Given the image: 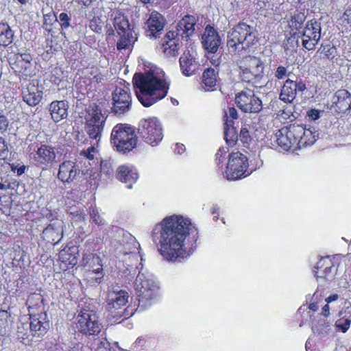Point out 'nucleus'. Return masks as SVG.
Masks as SVG:
<instances>
[{"mask_svg":"<svg viewBox=\"0 0 351 351\" xmlns=\"http://www.w3.org/2000/svg\"><path fill=\"white\" fill-rule=\"evenodd\" d=\"M191 230L192 223L189 218L173 215L155 225L152 237L158 243L160 254L166 261L174 262L190 256L186 238Z\"/></svg>","mask_w":351,"mask_h":351,"instance_id":"nucleus-1","label":"nucleus"},{"mask_svg":"<svg viewBox=\"0 0 351 351\" xmlns=\"http://www.w3.org/2000/svg\"><path fill=\"white\" fill-rule=\"evenodd\" d=\"M133 83L136 97L145 107H149L165 97L169 88L165 74L160 70L135 74Z\"/></svg>","mask_w":351,"mask_h":351,"instance_id":"nucleus-2","label":"nucleus"},{"mask_svg":"<svg viewBox=\"0 0 351 351\" xmlns=\"http://www.w3.org/2000/svg\"><path fill=\"white\" fill-rule=\"evenodd\" d=\"M258 34L254 27L240 23L229 33L227 45L231 51H241L258 41Z\"/></svg>","mask_w":351,"mask_h":351,"instance_id":"nucleus-3","label":"nucleus"},{"mask_svg":"<svg viewBox=\"0 0 351 351\" xmlns=\"http://www.w3.org/2000/svg\"><path fill=\"white\" fill-rule=\"evenodd\" d=\"M138 274L134 282V287L139 298V303L143 304L156 299L160 295V285L156 278L150 273L139 268Z\"/></svg>","mask_w":351,"mask_h":351,"instance_id":"nucleus-4","label":"nucleus"},{"mask_svg":"<svg viewBox=\"0 0 351 351\" xmlns=\"http://www.w3.org/2000/svg\"><path fill=\"white\" fill-rule=\"evenodd\" d=\"M237 64L242 80L247 82H260L265 77V64L258 57L246 56L240 59Z\"/></svg>","mask_w":351,"mask_h":351,"instance_id":"nucleus-5","label":"nucleus"},{"mask_svg":"<svg viewBox=\"0 0 351 351\" xmlns=\"http://www.w3.org/2000/svg\"><path fill=\"white\" fill-rule=\"evenodd\" d=\"M111 141L119 152H130L136 145L137 138L133 128L126 124L116 125L111 133Z\"/></svg>","mask_w":351,"mask_h":351,"instance_id":"nucleus-6","label":"nucleus"},{"mask_svg":"<svg viewBox=\"0 0 351 351\" xmlns=\"http://www.w3.org/2000/svg\"><path fill=\"white\" fill-rule=\"evenodd\" d=\"M84 119L87 134L90 138L97 141V143H99L106 117L102 113L100 107L94 104L86 109Z\"/></svg>","mask_w":351,"mask_h":351,"instance_id":"nucleus-7","label":"nucleus"},{"mask_svg":"<svg viewBox=\"0 0 351 351\" xmlns=\"http://www.w3.org/2000/svg\"><path fill=\"white\" fill-rule=\"evenodd\" d=\"M138 131L143 141L152 147L157 146L163 138L162 125L156 117L142 120L139 123Z\"/></svg>","mask_w":351,"mask_h":351,"instance_id":"nucleus-8","label":"nucleus"},{"mask_svg":"<svg viewBox=\"0 0 351 351\" xmlns=\"http://www.w3.org/2000/svg\"><path fill=\"white\" fill-rule=\"evenodd\" d=\"M77 328L86 335H95L98 334L102 328L100 319L93 311L84 308L77 317Z\"/></svg>","mask_w":351,"mask_h":351,"instance_id":"nucleus-9","label":"nucleus"},{"mask_svg":"<svg viewBox=\"0 0 351 351\" xmlns=\"http://www.w3.org/2000/svg\"><path fill=\"white\" fill-rule=\"evenodd\" d=\"M130 84L123 81L112 93V112L117 115L127 113L132 106Z\"/></svg>","mask_w":351,"mask_h":351,"instance_id":"nucleus-10","label":"nucleus"},{"mask_svg":"<svg viewBox=\"0 0 351 351\" xmlns=\"http://www.w3.org/2000/svg\"><path fill=\"white\" fill-rule=\"evenodd\" d=\"M247 157L240 152L232 153L226 171V177L228 180L241 179L250 175L247 169Z\"/></svg>","mask_w":351,"mask_h":351,"instance_id":"nucleus-11","label":"nucleus"},{"mask_svg":"<svg viewBox=\"0 0 351 351\" xmlns=\"http://www.w3.org/2000/svg\"><path fill=\"white\" fill-rule=\"evenodd\" d=\"M128 298V293L119 287H112L108 291L107 309L112 317L120 318L123 316L125 311H121V308L127 304Z\"/></svg>","mask_w":351,"mask_h":351,"instance_id":"nucleus-12","label":"nucleus"},{"mask_svg":"<svg viewBox=\"0 0 351 351\" xmlns=\"http://www.w3.org/2000/svg\"><path fill=\"white\" fill-rule=\"evenodd\" d=\"M235 102L238 107L245 112L256 113L262 109V101L250 89L237 95Z\"/></svg>","mask_w":351,"mask_h":351,"instance_id":"nucleus-13","label":"nucleus"},{"mask_svg":"<svg viewBox=\"0 0 351 351\" xmlns=\"http://www.w3.org/2000/svg\"><path fill=\"white\" fill-rule=\"evenodd\" d=\"M321 24L315 20L308 21L304 29L302 44L307 50H313L321 38Z\"/></svg>","mask_w":351,"mask_h":351,"instance_id":"nucleus-14","label":"nucleus"},{"mask_svg":"<svg viewBox=\"0 0 351 351\" xmlns=\"http://www.w3.org/2000/svg\"><path fill=\"white\" fill-rule=\"evenodd\" d=\"M86 277L90 284L99 283L104 276L103 265L99 256L89 255L84 258Z\"/></svg>","mask_w":351,"mask_h":351,"instance_id":"nucleus-15","label":"nucleus"},{"mask_svg":"<svg viewBox=\"0 0 351 351\" xmlns=\"http://www.w3.org/2000/svg\"><path fill=\"white\" fill-rule=\"evenodd\" d=\"M298 134V131L294 129V125H291L288 128L285 127L279 130L275 135V141L278 145L285 151L291 148L298 149V142L295 136Z\"/></svg>","mask_w":351,"mask_h":351,"instance_id":"nucleus-16","label":"nucleus"},{"mask_svg":"<svg viewBox=\"0 0 351 351\" xmlns=\"http://www.w3.org/2000/svg\"><path fill=\"white\" fill-rule=\"evenodd\" d=\"M80 177V169L75 162L68 160L59 165L58 178L64 184H70Z\"/></svg>","mask_w":351,"mask_h":351,"instance_id":"nucleus-17","label":"nucleus"},{"mask_svg":"<svg viewBox=\"0 0 351 351\" xmlns=\"http://www.w3.org/2000/svg\"><path fill=\"white\" fill-rule=\"evenodd\" d=\"M15 71L25 77H32L36 74V64L29 53L17 54L13 67Z\"/></svg>","mask_w":351,"mask_h":351,"instance_id":"nucleus-18","label":"nucleus"},{"mask_svg":"<svg viewBox=\"0 0 351 351\" xmlns=\"http://www.w3.org/2000/svg\"><path fill=\"white\" fill-rule=\"evenodd\" d=\"M147 36L151 38L159 37L165 25V19L162 14L156 11L152 12L146 23Z\"/></svg>","mask_w":351,"mask_h":351,"instance_id":"nucleus-19","label":"nucleus"},{"mask_svg":"<svg viewBox=\"0 0 351 351\" xmlns=\"http://www.w3.org/2000/svg\"><path fill=\"white\" fill-rule=\"evenodd\" d=\"M306 86L302 82L297 83L288 79L282 87L280 99L286 103H290L295 99L298 93L303 92Z\"/></svg>","mask_w":351,"mask_h":351,"instance_id":"nucleus-20","label":"nucleus"},{"mask_svg":"<svg viewBox=\"0 0 351 351\" xmlns=\"http://www.w3.org/2000/svg\"><path fill=\"white\" fill-rule=\"evenodd\" d=\"M294 129L298 133L295 134L298 149L313 144L318 136L317 131L312 128H306L303 125H294Z\"/></svg>","mask_w":351,"mask_h":351,"instance_id":"nucleus-21","label":"nucleus"},{"mask_svg":"<svg viewBox=\"0 0 351 351\" xmlns=\"http://www.w3.org/2000/svg\"><path fill=\"white\" fill-rule=\"evenodd\" d=\"M221 39L217 32L212 27L207 26L202 36V44L204 49L209 53L217 51Z\"/></svg>","mask_w":351,"mask_h":351,"instance_id":"nucleus-22","label":"nucleus"},{"mask_svg":"<svg viewBox=\"0 0 351 351\" xmlns=\"http://www.w3.org/2000/svg\"><path fill=\"white\" fill-rule=\"evenodd\" d=\"M196 53L193 51H186L180 58V65L182 73L186 76L193 75L198 68L196 60Z\"/></svg>","mask_w":351,"mask_h":351,"instance_id":"nucleus-23","label":"nucleus"},{"mask_svg":"<svg viewBox=\"0 0 351 351\" xmlns=\"http://www.w3.org/2000/svg\"><path fill=\"white\" fill-rule=\"evenodd\" d=\"M47 315L40 309V313H32L30 316V329L34 332V335L38 337L43 336L49 327V324L46 321Z\"/></svg>","mask_w":351,"mask_h":351,"instance_id":"nucleus-24","label":"nucleus"},{"mask_svg":"<svg viewBox=\"0 0 351 351\" xmlns=\"http://www.w3.org/2000/svg\"><path fill=\"white\" fill-rule=\"evenodd\" d=\"M196 19L193 16L187 15L182 18L177 25L176 34L185 38H190L194 34Z\"/></svg>","mask_w":351,"mask_h":351,"instance_id":"nucleus-25","label":"nucleus"},{"mask_svg":"<svg viewBox=\"0 0 351 351\" xmlns=\"http://www.w3.org/2000/svg\"><path fill=\"white\" fill-rule=\"evenodd\" d=\"M117 178L122 182L127 184L128 189H132V184L138 178L136 169L132 165H121L117 169Z\"/></svg>","mask_w":351,"mask_h":351,"instance_id":"nucleus-26","label":"nucleus"},{"mask_svg":"<svg viewBox=\"0 0 351 351\" xmlns=\"http://www.w3.org/2000/svg\"><path fill=\"white\" fill-rule=\"evenodd\" d=\"M178 36L174 32H169L162 39V49L163 52L169 56H175L178 53Z\"/></svg>","mask_w":351,"mask_h":351,"instance_id":"nucleus-27","label":"nucleus"},{"mask_svg":"<svg viewBox=\"0 0 351 351\" xmlns=\"http://www.w3.org/2000/svg\"><path fill=\"white\" fill-rule=\"evenodd\" d=\"M23 101L30 106H35L41 101L43 92L36 86L29 84L23 92Z\"/></svg>","mask_w":351,"mask_h":351,"instance_id":"nucleus-28","label":"nucleus"},{"mask_svg":"<svg viewBox=\"0 0 351 351\" xmlns=\"http://www.w3.org/2000/svg\"><path fill=\"white\" fill-rule=\"evenodd\" d=\"M68 102L64 100L54 101L49 106L52 119L58 122L67 117Z\"/></svg>","mask_w":351,"mask_h":351,"instance_id":"nucleus-29","label":"nucleus"},{"mask_svg":"<svg viewBox=\"0 0 351 351\" xmlns=\"http://www.w3.org/2000/svg\"><path fill=\"white\" fill-rule=\"evenodd\" d=\"M77 251L76 246H71L65 247L59 252V259L64 265L62 266L64 269L73 267L77 264Z\"/></svg>","mask_w":351,"mask_h":351,"instance_id":"nucleus-30","label":"nucleus"},{"mask_svg":"<svg viewBox=\"0 0 351 351\" xmlns=\"http://www.w3.org/2000/svg\"><path fill=\"white\" fill-rule=\"evenodd\" d=\"M36 160L41 165H46L55 161L56 154L52 146L42 145L36 152Z\"/></svg>","mask_w":351,"mask_h":351,"instance_id":"nucleus-31","label":"nucleus"},{"mask_svg":"<svg viewBox=\"0 0 351 351\" xmlns=\"http://www.w3.org/2000/svg\"><path fill=\"white\" fill-rule=\"evenodd\" d=\"M14 317L7 311H0V335L9 333L12 328Z\"/></svg>","mask_w":351,"mask_h":351,"instance_id":"nucleus-32","label":"nucleus"},{"mask_svg":"<svg viewBox=\"0 0 351 351\" xmlns=\"http://www.w3.org/2000/svg\"><path fill=\"white\" fill-rule=\"evenodd\" d=\"M114 27L118 34L132 32L128 18L121 13H117L114 17Z\"/></svg>","mask_w":351,"mask_h":351,"instance_id":"nucleus-33","label":"nucleus"},{"mask_svg":"<svg viewBox=\"0 0 351 351\" xmlns=\"http://www.w3.org/2000/svg\"><path fill=\"white\" fill-rule=\"evenodd\" d=\"M335 104L342 110L351 108V96L346 90H340L336 93Z\"/></svg>","mask_w":351,"mask_h":351,"instance_id":"nucleus-34","label":"nucleus"},{"mask_svg":"<svg viewBox=\"0 0 351 351\" xmlns=\"http://www.w3.org/2000/svg\"><path fill=\"white\" fill-rule=\"evenodd\" d=\"M43 304V298L40 294L38 293H32L31 294L26 302V304L27 305L28 311L29 316L32 315V313H36L35 310H38V311H40V308H42Z\"/></svg>","mask_w":351,"mask_h":351,"instance_id":"nucleus-35","label":"nucleus"},{"mask_svg":"<svg viewBox=\"0 0 351 351\" xmlns=\"http://www.w3.org/2000/svg\"><path fill=\"white\" fill-rule=\"evenodd\" d=\"M119 35L120 36V39L117 43V48L119 51L128 49L136 40V37L134 36V32Z\"/></svg>","mask_w":351,"mask_h":351,"instance_id":"nucleus-36","label":"nucleus"},{"mask_svg":"<svg viewBox=\"0 0 351 351\" xmlns=\"http://www.w3.org/2000/svg\"><path fill=\"white\" fill-rule=\"evenodd\" d=\"M14 33L8 24L0 25V45L8 46L12 43Z\"/></svg>","mask_w":351,"mask_h":351,"instance_id":"nucleus-37","label":"nucleus"},{"mask_svg":"<svg viewBox=\"0 0 351 351\" xmlns=\"http://www.w3.org/2000/svg\"><path fill=\"white\" fill-rule=\"evenodd\" d=\"M202 80L206 86L213 87L217 82L215 70L210 68L205 70L203 73Z\"/></svg>","mask_w":351,"mask_h":351,"instance_id":"nucleus-38","label":"nucleus"},{"mask_svg":"<svg viewBox=\"0 0 351 351\" xmlns=\"http://www.w3.org/2000/svg\"><path fill=\"white\" fill-rule=\"evenodd\" d=\"M319 51L329 60H332L338 56L337 48L333 45L322 46Z\"/></svg>","mask_w":351,"mask_h":351,"instance_id":"nucleus-39","label":"nucleus"},{"mask_svg":"<svg viewBox=\"0 0 351 351\" xmlns=\"http://www.w3.org/2000/svg\"><path fill=\"white\" fill-rule=\"evenodd\" d=\"M305 19L306 16L303 13H298L293 15L291 19V27L295 29H301Z\"/></svg>","mask_w":351,"mask_h":351,"instance_id":"nucleus-40","label":"nucleus"},{"mask_svg":"<svg viewBox=\"0 0 351 351\" xmlns=\"http://www.w3.org/2000/svg\"><path fill=\"white\" fill-rule=\"evenodd\" d=\"M339 21L341 25H343L346 27L348 25H351V6H348L346 9Z\"/></svg>","mask_w":351,"mask_h":351,"instance_id":"nucleus-41","label":"nucleus"},{"mask_svg":"<svg viewBox=\"0 0 351 351\" xmlns=\"http://www.w3.org/2000/svg\"><path fill=\"white\" fill-rule=\"evenodd\" d=\"M58 21L60 23L61 29L62 30L67 29L70 25V17L65 12H61L58 18Z\"/></svg>","mask_w":351,"mask_h":351,"instance_id":"nucleus-42","label":"nucleus"},{"mask_svg":"<svg viewBox=\"0 0 351 351\" xmlns=\"http://www.w3.org/2000/svg\"><path fill=\"white\" fill-rule=\"evenodd\" d=\"M94 344L97 345L96 351H109L110 343L105 339H96Z\"/></svg>","mask_w":351,"mask_h":351,"instance_id":"nucleus-43","label":"nucleus"},{"mask_svg":"<svg viewBox=\"0 0 351 351\" xmlns=\"http://www.w3.org/2000/svg\"><path fill=\"white\" fill-rule=\"evenodd\" d=\"M97 141L95 143H93L92 146H90L87 151L84 152V154L86 155V158L89 160H93L95 158V155L97 153V149L95 145L97 146Z\"/></svg>","mask_w":351,"mask_h":351,"instance_id":"nucleus-44","label":"nucleus"},{"mask_svg":"<svg viewBox=\"0 0 351 351\" xmlns=\"http://www.w3.org/2000/svg\"><path fill=\"white\" fill-rule=\"evenodd\" d=\"M226 125L228 127L230 125L232 121L229 120V118H232V119H237V112L234 108H230L228 110V113H226Z\"/></svg>","mask_w":351,"mask_h":351,"instance_id":"nucleus-45","label":"nucleus"},{"mask_svg":"<svg viewBox=\"0 0 351 351\" xmlns=\"http://www.w3.org/2000/svg\"><path fill=\"white\" fill-rule=\"evenodd\" d=\"M8 156V149L4 140L0 138V159H5Z\"/></svg>","mask_w":351,"mask_h":351,"instance_id":"nucleus-46","label":"nucleus"},{"mask_svg":"<svg viewBox=\"0 0 351 351\" xmlns=\"http://www.w3.org/2000/svg\"><path fill=\"white\" fill-rule=\"evenodd\" d=\"M287 76V70L283 66H279L276 69V71L275 73V77L278 80H283Z\"/></svg>","mask_w":351,"mask_h":351,"instance_id":"nucleus-47","label":"nucleus"},{"mask_svg":"<svg viewBox=\"0 0 351 351\" xmlns=\"http://www.w3.org/2000/svg\"><path fill=\"white\" fill-rule=\"evenodd\" d=\"M351 324V319H346L343 323H341V320H339L336 323L337 327L341 330L343 332H346L350 328Z\"/></svg>","mask_w":351,"mask_h":351,"instance_id":"nucleus-48","label":"nucleus"},{"mask_svg":"<svg viewBox=\"0 0 351 351\" xmlns=\"http://www.w3.org/2000/svg\"><path fill=\"white\" fill-rule=\"evenodd\" d=\"M90 216L93 219V221L96 224H103L104 223V219L101 217V215L98 213L97 210L95 209H93V210L90 213Z\"/></svg>","mask_w":351,"mask_h":351,"instance_id":"nucleus-49","label":"nucleus"},{"mask_svg":"<svg viewBox=\"0 0 351 351\" xmlns=\"http://www.w3.org/2000/svg\"><path fill=\"white\" fill-rule=\"evenodd\" d=\"M84 220V215L82 213H77L75 215H73L72 218V223L73 225H79L81 226L82 222H83Z\"/></svg>","mask_w":351,"mask_h":351,"instance_id":"nucleus-50","label":"nucleus"},{"mask_svg":"<svg viewBox=\"0 0 351 351\" xmlns=\"http://www.w3.org/2000/svg\"><path fill=\"white\" fill-rule=\"evenodd\" d=\"M8 122L5 116L0 115V132H3L6 130Z\"/></svg>","mask_w":351,"mask_h":351,"instance_id":"nucleus-51","label":"nucleus"},{"mask_svg":"<svg viewBox=\"0 0 351 351\" xmlns=\"http://www.w3.org/2000/svg\"><path fill=\"white\" fill-rule=\"evenodd\" d=\"M308 116L313 120H316L319 118V111L315 109H313L309 112Z\"/></svg>","mask_w":351,"mask_h":351,"instance_id":"nucleus-52","label":"nucleus"},{"mask_svg":"<svg viewBox=\"0 0 351 351\" xmlns=\"http://www.w3.org/2000/svg\"><path fill=\"white\" fill-rule=\"evenodd\" d=\"M8 245L5 242H0V257L7 252Z\"/></svg>","mask_w":351,"mask_h":351,"instance_id":"nucleus-53","label":"nucleus"},{"mask_svg":"<svg viewBox=\"0 0 351 351\" xmlns=\"http://www.w3.org/2000/svg\"><path fill=\"white\" fill-rule=\"evenodd\" d=\"M12 169L14 172H16L18 176L22 175L25 172V167L24 165H22L19 167H12Z\"/></svg>","mask_w":351,"mask_h":351,"instance_id":"nucleus-54","label":"nucleus"},{"mask_svg":"<svg viewBox=\"0 0 351 351\" xmlns=\"http://www.w3.org/2000/svg\"><path fill=\"white\" fill-rule=\"evenodd\" d=\"M175 151L179 154H181L185 151V147L182 144H176V149Z\"/></svg>","mask_w":351,"mask_h":351,"instance_id":"nucleus-55","label":"nucleus"},{"mask_svg":"<svg viewBox=\"0 0 351 351\" xmlns=\"http://www.w3.org/2000/svg\"><path fill=\"white\" fill-rule=\"evenodd\" d=\"M338 298L339 295L337 294H333L326 298L325 300L328 304L332 302L336 301Z\"/></svg>","mask_w":351,"mask_h":351,"instance_id":"nucleus-56","label":"nucleus"},{"mask_svg":"<svg viewBox=\"0 0 351 351\" xmlns=\"http://www.w3.org/2000/svg\"><path fill=\"white\" fill-rule=\"evenodd\" d=\"M240 135L244 138L245 141H247L249 136V132L247 129L242 128L241 130Z\"/></svg>","mask_w":351,"mask_h":351,"instance_id":"nucleus-57","label":"nucleus"},{"mask_svg":"<svg viewBox=\"0 0 351 351\" xmlns=\"http://www.w3.org/2000/svg\"><path fill=\"white\" fill-rule=\"evenodd\" d=\"M228 152V148L226 147H221L220 148L217 153L216 154V157L218 159L219 154H221V156H225L226 154Z\"/></svg>","mask_w":351,"mask_h":351,"instance_id":"nucleus-58","label":"nucleus"},{"mask_svg":"<svg viewBox=\"0 0 351 351\" xmlns=\"http://www.w3.org/2000/svg\"><path fill=\"white\" fill-rule=\"evenodd\" d=\"M329 311H330V308H329V306H328V303H327V304H326V305H324V306L322 308V315H323L324 316L327 317V316H328V315H329V313H329Z\"/></svg>","mask_w":351,"mask_h":351,"instance_id":"nucleus-59","label":"nucleus"},{"mask_svg":"<svg viewBox=\"0 0 351 351\" xmlns=\"http://www.w3.org/2000/svg\"><path fill=\"white\" fill-rule=\"evenodd\" d=\"M144 340L143 339L138 337L136 339L135 342L133 343L132 347L133 348H136L139 346H142V343H143Z\"/></svg>","mask_w":351,"mask_h":351,"instance_id":"nucleus-60","label":"nucleus"},{"mask_svg":"<svg viewBox=\"0 0 351 351\" xmlns=\"http://www.w3.org/2000/svg\"><path fill=\"white\" fill-rule=\"evenodd\" d=\"M18 248H19V247ZM19 254H21L20 257L18 258L16 256H14L12 258L13 260L16 261H18V262L23 261H24V258H23L24 252L21 250L20 249H19Z\"/></svg>","mask_w":351,"mask_h":351,"instance_id":"nucleus-61","label":"nucleus"},{"mask_svg":"<svg viewBox=\"0 0 351 351\" xmlns=\"http://www.w3.org/2000/svg\"><path fill=\"white\" fill-rule=\"evenodd\" d=\"M318 305L315 302H312L309 305V308L313 311H316L318 309Z\"/></svg>","mask_w":351,"mask_h":351,"instance_id":"nucleus-62","label":"nucleus"},{"mask_svg":"<svg viewBox=\"0 0 351 351\" xmlns=\"http://www.w3.org/2000/svg\"><path fill=\"white\" fill-rule=\"evenodd\" d=\"M224 159H225V156H221V154H219V158L217 159L216 158V160H217V164L219 165L220 163H223V161H224Z\"/></svg>","mask_w":351,"mask_h":351,"instance_id":"nucleus-63","label":"nucleus"},{"mask_svg":"<svg viewBox=\"0 0 351 351\" xmlns=\"http://www.w3.org/2000/svg\"><path fill=\"white\" fill-rule=\"evenodd\" d=\"M6 189V185L2 182V178L0 177V190H5Z\"/></svg>","mask_w":351,"mask_h":351,"instance_id":"nucleus-64","label":"nucleus"}]
</instances>
